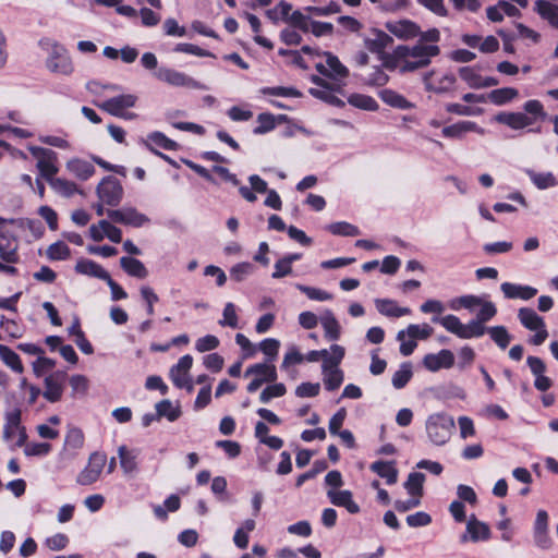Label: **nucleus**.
<instances>
[{"instance_id":"1","label":"nucleus","mask_w":558,"mask_h":558,"mask_svg":"<svg viewBox=\"0 0 558 558\" xmlns=\"http://www.w3.org/2000/svg\"><path fill=\"white\" fill-rule=\"evenodd\" d=\"M524 112H499L493 120L497 123L509 126L512 130H522L533 125L536 121H544L547 113L542 101L531 99L523 105Z\"/></svg>"},{"instance_id":"2","label":"nucleus","mask_w":558,"mask_h":558,"mask_svg":"<svg viewBox=\"0 0 558 558\" xmlns=\"http://www.w3.org/2000/svg\"><path fill=\"white\" fill-rule=\"evenodd\" d=\"M454 429L453 417L447 413H435L426 421V432L433 444L445 445Z\"/></svg>"},{"instance_id":"3","label":"nucleus","mask_w":558,"mask_h":558,"mask_svg":"<svg viewBox=\"0 0 558 558\" xmlns=\"http://www.w3.org/2000/svg\"><path fill=\"white\" fill-rule=\"evenodd\" d=\"M136 101L137 97L135 95L122 94L105 100L98 107L113 117L132 120L137 117L136 113L126 112L125 110L134 107Z\"/></svg>"},{"instance_id":"4","label":"nucleus","mask_w":558,"mask_h":558,"mask_svg":"<svg viewBox=\"0 0 558 558\" xmlns=\"http://www.w3.org/2000/svg\"><path fill=\"white\" fill-rule=\"evenodd\" d=\"M408 52L414 61L408 60L404 63L403 69L413 71L420 68H425L430 63V58L436 57L440 53V49L436 45H422L421 43L413 46L411 49L408 47H399Z\"/></svg>"},{"instance_id":"5","label":"nucleus","mask_w":558,"mask_h":558,"mask_svg":"<svg viewBox=\"0 0 558 558\" xmlns=\"http://www.w3.org/2000/svg\"><path fill=\"white\" fill-rule=\"evenodd\" d=\"M106 453L99 451L93 452L89 456L87 465L78 473L76 483L82 486H88L97 482L106 465Z\"/></svg>"},{"instance_id":"6","label":"nucleus","mask_w":558,"mask_h":558,"mask_svg":"<svg viewBox=\"0 0 558 558\" xmlns=\"http://www.w3.org/2000/svg\"><path fill=\"white\" fill-rule=\"evenodd\" d=\"M46 66L52 73L70 75L74 68L68 50L59 44H53L49 57L46 60Z\"/></svg>"},{"instance_id":"7","label":"nucleus","mask_w":558,"mask_h":558,"mask_svg":"<svg viewBox=\"0 0 558 558\" xmlns=\"http://www.w3.org/2000/svg\"><path fill=\"white\" fill-rule=\"evenodd\" d=\"M156 77L174 87H186L191 89H205V85L186 75L183 72L170 68H159L156 72Z\"/></svg>"},{"instance_id":"8","label":"nucleus","mask_w":558,"mask_h":558,"mask_svg":"<svg viewBox=\"0 0 558 558\" xmlns=\"http://www.w3.org/2000/svg\"><path fill=\"white\" fill-rule=\"evenodd\" d=\"M100 201L109 206H118L123 196V187L120 181L113 177H105L97 186Z\"/></svg>"},{"instance_id":"9","label":"nucleus","mask_w":558,"mask_h":558,"mask_svg":"<svg viewBox=\"0 0 558 558\" xmlns=\"http://www.w3.org/2000/svg\"><path fill=\"white\" fill-rule=\"evenodd\" d=\"M107 216L116 223L131 226L134 228H141L150 221L146 215L137 211V209L133 207L109 209L107 210Z\"/></svg>"},{"instance_id":"10","label":"nucleus","mask_w":558,"mask_h":558,"mask_svg":"<svg viewBox=\"0 0 558 558\" xmlns=\"http://www.w3.org/2000/svg\"><path fill=\"white\" fill-rule=\"evenodd\" d=\"M0 257L7 264L20 262L17 238L4 227L0 228Z\"/></svg>"},{"instance_id":"11","label":"nucleus","mask_w":558,"mask_h":558,"mask_svg":"<svg viewBox=\"0 0 558 558\" xmlns=\"http://www.w3.org/2000/svg\"><path fill=\"white\" fill-rule=\"evenodd\" d=\"M65 377L64 372H54L45 377L43 396L47 401L56 403L61 400Z\"/></svg>"},{"instance_id":"12","label":"nucleus","mask_w":558,"mask_h":558,"mask_svg":"<svg viewBox=\"0 0 558 558\" xmlns=\"http://www.w3.org/2000/svg\"><path fill=\"white\" fill-rule=\"evenodd\" d=\"M40 157L37 161V169L40 175L50 184L58 173L59 169L56 166L57 153L47 148H37Z\"/></svg>"},{"instance_id":"13","label":"nucleus","mask_w":558,"mask_h":558,"mask_svg":"<svg viewBox=\"0 0 558 558\" xmlns=\"http://www.w3.org/2000/svg\"><path fill=\"white\" fill-rule=\"evenodd\" d=\"M492 536L488 524L482 522L472 514L466 523V532L461 535L460 542L466 543L469 539L476 543L480 541H488Z\"/></svg>"},{"instance_id":"14","label":"nucleus","mask_w":558,"mask_h":558,"mask_svg":"<svg viewBox=\"0 0 558 558\" xmlns=\"http://www.w3.org/2000/svg\"><path fill=\"white\" fill-rule=\"evenodd\" d=\"M423 365L430 372L441 368H451L454 365V355L450 350L442 349L438 353H428L423 359Z\"/></svg>"},{"instance_id":"15","label":"nucleus","mask_w":558,"mask_h":558,"mask_svg":"<svg viewBox=\"0 0 558 558\" xmlns=\"http://www.w3.org/2000/svg\"><path fill=\"white\" fill-rule=\"evenodd\" d=\"M385 26L392 35L403 40L413 39L421 34L420 26L410 20L387 22Z\"/></svg>"},{"instance_id":"16","label":"nucleus","mask_w":558,"mask_h":558,"mask_svg":"<svg viewBox=\"0 0 558 558\" xmlns=\"http://www.w3.org/2000/svg\"><path fill=\"white\" fill-rule=\"evenodd\" d=\"M469 132H475L481 135L485 134V130L478 126L474 121H459L454 124L445 126L441 134L447 138H462L464 134Z\"/></svg>"},{"instance_id":"17","label":"nucleus","mask_w":558,"mask_h":558,"mask_svg":"<svg viewBox=\"0 0 558 558\" xmlns=\"http://www.w3.org/2000/svg\"><path fill=\"white\" fill-rule=\"evenodd\" d=\"M393 43L390 35L378 28L371 29V36L364 39V45L372 53H381Z\"/></svg>"},{"instance_id":"18","label":"nucleus","mask_w":558,"mask_h":558,"mask_svg":"<svg viewBox=\"0 0 558 558\" xmlns=\"http://www.w3.org/2000/svg\"><path fill=\"white\" fill-rule=\"evenodd\" d=\"M504 296L509 300L521 299L531 300L537 294V289L531 286H521L512 282H504L500 286Z\"/></svg>"},{"instance_id":"19","label":"nucleus","mask_w":558,"mask_h":558,"mask_svg":"<svg viewBox=\"0 0 558 558\" xmlns=\"http://www.w3.org/2000/svg\"><path fill=\"white\" fill-rule=\"evenodd\" d=\"M327 496L331 504L337 507H343L351 514L360 512V506L353 500L352 493L350 490H328Z\"/></svg>"},{"instance_id":"20","label":"nucleus","mask_w":558,"mask_h":558,"mask_svg":"<svg viewBox=\"0 0 558 558\" xmlns=\"http://www.w3.org/2000/svg\"><path fill=\"white\" fill-rule=\"evenodd\" d=\"M372 472L376 473L379 477L385 478L388 485H393L398 481V469L396 461L378 460L369 465Z\"/></svg>"},{"instance_id":"21","label":"nucleus","mask_w":558,"mask_h":558,"mask_svg":"<svg viewBox=\"0 0 558 558\" xmlns=\"http://www.w3.org/2000/svg\"><path fill=\"white\" fill-rule=\"evenodd\" d=\"M75 271L77 274L97 278L104 281L106 278H109L110 275L98 263L87 258H81L77 260L75 265Z\"/></svg>"},{"instance_id":"22","label":"nucleus","mask_w":558,"mask_h":558,"mask_svg":"<svg viewBox=\"0 0 558 558\" xmlns=\"http://www.w3.org/2000/svg\"><path fill=\"white\" fill-rule=\"evenodd\" d=\"M255 375L264 383H275L278 378L276 366L269 363H256L251 365L245 371V376Z\"/></svg>"},{"instance_id":"23","label":"nucleus","mask_w":558,"mask_h":558,"mask_svg":"<svg viewBox=\"0 0 558 558\" xmlns=\"http://www.w3.org/2000/svg\"><path fill=\"white\" fill-rule=\"evenodd\" d=\"M534 11L548 24L558 29V5L546 0H537L534 4Z\"/></svg>"},{"instance_id":"24","label":"nucleus","mask_w":558,"mask_h":558,"mask_svg":"<svg viewBox=\"0 0 558 558\" xmlns=\"http://www.w3.org/2000/svg\"><path fill=\"white\" fill-rule=\"evenodd\" d=\"M375 304L377 311L387 317L399 318L411 314L409 307H400L396 301L390 299H377Z\"/></svg>"},{"instance_id":"25","label":"nucleus","mask_w":558,"mask_h":558,"mask_svg":"<svg viewBox=\"0 0 558 558\" xmlns=\"http://www.w3.org/2000/svg\"><path fill=\"white\" fill-rule=\"evenodd\" d=\"M66 169L80 180H88L95 173L92 162L80 158H73L66 162Z\"/></svg>"},{"instance_id":"26","label":"nucleus","mask_w":558,"mask_h":558,"mask_svg":"<svg viewBox=\"0 0 558 558\" xmlns=\"http://www.w3.org/2000/svg\"><path fill=\"white\" fill-rule=\"evenodd\" d=\"M120 266L131 277L145 279L148 276L147 268L137 258L131 256H122L120 258Z\"/></svg>"},{"instance_id":"27","label":"nucleus","mask_w":558,"mask_h":558,"mask_svg":"<svg viewBox=\"0 0 558 558\" xmlns=\"http://www.w3.org/2000/svg\"><path fill=\"white\" fill-rule=\"evenodd\" d=\"M345 350L343 347L339 344H332L330 347V352L327 350V356L322 357V373L339 368V365L342 362Z\"/></svg>"},{"instance_id":"28","label":"nucleus","mask_w":558,"mask_h":558,"mask_svg":"<svg viewBox=\"0 0 558 558\" xmlns=\"http://www.w3.org/2000/svg\"><path fill=\"white\" fill-rule=\"evenodd\" d=\"M518 318L523 327L529 330H536L545 327V322L533 308L522 307L518 312Z\"/></svg>"},{"instance_id":"29","label":"nucleus","mask_w":558,"mask_h":558,"mask_svg":"<svg viewBox=\"0 0 558 558\" xmlns=\"http://www.w3.org/2000/svg\"><path fill=\"white\" fill-rule=\"evenodd\" d=\"M379 98L388 106L397 109H411L413 105L401 94L392 89H383L379 92Z\"/></svg>"},{"instance_id":"30","label":"nucleus","mask_w":558,"mask_h":558,"mask_svg":"<svg viewBox=\"0 0 558 558\" xmlns=\"http://www.w3.org/2000/svg\"><path fill=\"white\" fill-rule=\"evenodd\" d=\"M525 173L533 182V184L539 190H545L558 185V180L551 172H536L534 170L526 169Z\"/></svg>"},{"instance_id":"31","label":"nucleus","mask_w":558,"mask_h":558,"mask_svg":"<svg viewBox=\"0 0 558 558\" xmlns=\"http://www.w3.org/2000/svg\"><path fill=\"white\" fill-rule=\"evenodd\" d=\"M0 360L14 373L22 374L24 372L21 357L8 345L0 344Z\"/></svg>"},{"instance_id":"32","label":"nucleus","mask_w":558,"mask_h":558,"mask_svg":"<svg viewBox=\"0 0 558 558\" xmlns=\"http://www.w3.org/2000/svg\"><path fill=\"white\" fill-rule=\"evenodd\" d=\"M518 95V89L513 87H502L492 90L486 98L496 106H502L513 100Z\"/></svg>"},{"instance_id":"33","label":"nucleus","mask_w":558,"mask_h":558,"mask_svg":"<svg viewBox=\"0 0 558 558\" xmlns=\"http://www.w3.org/2000/svg\"><path fill=\"white\" fill-rule=\"evenodd\" d=\"M118 454L121 469L125 474H131L137 470V454L129 450L126 446H120Z\"/></svg>"},{"instance_id":"34","label":"nucleus","mask_w":558,"mask_h":558,"mask_svg":"<svg viewBox=\"0 0 558 558\" xmlns=\"http://www.w3.org/2000/svg\"><path fill=\"white\" fill-rule=\"evenodd\" d=\"M425 481V474L421 472H412L409 474L404 487L412 497L421 499L423 496V484Z\"/></svg>"},{"instance_id":"35","label":"nucleus","mask_w":558,"mask_h":558,"mask_svg":"<svg viewBox=\"0 0 558 558\" xmlns=\"http://www.w3.org/2000/svg\"><path fill=\"white\" fill-rule=\"evenodd\" d=\"M348 102L359 109L367 111H376L378 109L377 101L368 95L364 94H352L348 98Z\"/></svg>"},{"instance_id":"36","label":"nucleus","mask_w":558,"mask_h":558,"mask_svg":"<svg viewBox=\"0 0 558 558\" xmlns=\"http://www.w3.org/2000/svg\"><path fill=\"white\" fill-rule=\"evenodd\" d=\"M46 254L50 260H65L70 257L71 250L64 242L57 241L48 246Z\"/></svg>"},{"instance_id":"37","label":"nucleus","mask_w":558,"mask_h":558,"mask_svg":"<svg viewBox=\"0 0 558 558\" xmlns=\"http://www.w3.org/2000/svg\"><path fill=\"white\" fill-rule=\"evenodd\" d=\"M492 340L501 349L508 348L511 336L505 326H494L487 329Z\"/></svg>"},{"instance_id":"38","label":"nucleus","mask_w":558,"mask_h":558,"mask_svg":"<svg viewBox=\"0 0 558 558\" xmlns=\"http://www.w3.org/2000/svg\"><path fill=\"white\" fill-rule=\"evenodd\" d=\"M327 230L335 235L341 236H357L361 233L360 229L356 226L351 225L347 221L330 223L327 227Z\"/></svg>"},{"instance_id":"39","label":"nucleus","mask_w":558,"mask_h":558,"mask_svg":"<svg viewBox=\"0 0 558 558\" xmlns=\"http://www.w3.org/2000/svg\"><path fill=\"white\" fill-rule=\"evenodd\" d=\"M325 389L328 391L337 390L344 380V374L342 369H331L323 373Z\"/></svg>"},{"instance_id":"40","label":"nucleus","mask_w":558,"mask_h":558,"mask_svg":"<svg viewBox=\"0 0 558 558\" xmlns=\"http://www.w3.org/2000/svg\"><path fill=\"white\" fill-rule=\"evenodd\" d=\"M50 186L58 194L65 197H71L72 195L78 192L77 185L74 182L61 178L54 179L50 183Z\"/></svg>"},{"instance_id":"41","label":"nucleus","mask_w":558,"mask_h":558,"mask_svg":"<svg viewBox=\"0 0 558 558\" xmlns=\"http://www.w3.org/2000/svg\"><path fill=\"white\" fill-rule=\"evenodd\" d=\"M486 331L484 324L480 320L472 319L466 325L463 324L462 330L460 333L461 339H471L482 337Z\"/></svg>"},{"instance_id":"42","label":"nucleus","mask_w":558,"mask_h":558,"mask_svg":"<svg viewBox=\"0 0 558 558\" xmlns=\"http://www.w3.org/2000/svg\"><path fill=\"white\" fill-rule=\"evenodd\" d=\"M157 417H167L170 422H174L179 418L181 411L178 408H173L170 400L165 399L156 404Z\"/></svg>"},{"instance_id":"43","label":"nucleus","mask_w":558,"mask_h":558,"mask_svg":"<svg viewBox=\"0 0 558 558\" xmlns=\"http://www.w3.org/2000/svg\"><path fill=\"white\" fill-rule=\"evenodd\" d=\"M287 393V388L282 383H274L267 386L259 395L262 403H268L274 398L283 397Z\"/></svg>"},{"instance_id":"44","label":"nucleus","mask_w":558,"mask_h":558,"mask_svg":"<svg viewBox=\"0 0 558 558\" xmlns=\"http://www.w3.org/2000/svg\"><path fill=\"white\" fill-rule=\"evenodd\" d=\"M413 376L411 365L409 363H403L393 376H392V386L396 389L404 388L408 383L411 380Z\"/></svg>"},{"instance_id":"45","label":"nucleus","mask_w":558,"mask_h":558,"mask_svg":"<svg viewBox=\"0 0 558 558\" xmlns=\"http://www.w3.org/2000/svg\"><path fill=\"white\" fill-rule=\"evenodd\" d=\"M322 325L325 330V338L329 341L338 340L340 337V325L336 317L330 314L322 320Z\"/></svg>"},{"instance_id":"46","label":"nucleus","mask_w":558,"mask_h":558,"mask_svg":"<svg viewBox=\"0 0 558 558\" xmlns=\"http://www.w3.org/2000/svg\"><path fill=\"white\" fill-rule=\"evenodd\" d=\"M255 266L250 262L238 263L230 269V277L236 282L243 281L247 276L252 275Z\"/></svg>"},{"instance_id":"47","label":"nucleus","mask_w":558,"mask_h":558,"mask_svg":"<svg viewBox=\"0 0 558 558\" xmlns=\"http://www.w3.org/2000/svg\"><path fill=\"white\" fill-rule=\"evenodd\" d=\"M263 95L279 96V97H302V93L294 87L275 86L260 88Z\"/></svg>"},{"instance_id":"48","label":"nucleus","mask_w":558,"mask_h":558,"mask_svg":"<svg viewBox=\"0 0 558 558\" xmlns=\"http://www.w3.org/2000/svg\"><path fill=\"white\" fill-rule=\"evenodd\" d=\"M148 141L162 148V149H166V150H177L179 148V145L177 142H174L173 140L167 137L163 133L161 132H153L148 135Z\"/></svg>"},{"instance_id":"49","label":"nucleus","mask_w":558,"mask_h":558,"mask_svg":"<svg viewBox=\"0 0 558 558\" xmlns=\"http://www.w3.org/2000/svg\"><path fill=\"white\" fill-rule=\"evenodd\" d=\"M32 366L34 375L39 378L54 368L56 361L41 354L32 363Z\"/></svg>"},{"instance_id":"50","label":"nucleus","mask_w":558,"mask_h":558,"mask_svg":"<svg viewBox=\"0 0 558 558\" xmlns=\"http://www.w3.org/2000/svg\"><path fill=\"white\" fill-rule=\"evenodd\" d=\"M85 436L81 428L72 427L68 430L64 439V446L71 449H80L84 446Z\"/></svg>"},{"instance_id":"51","label":"nucleus","mask_w":558,"mask_h":558,"mask_svg":"<svg viewBox=\"0 0 558 558\" xmlns=\"http://www.w3.org/2000/svg\"><path fill=\"white\" fill-rule=\"evenodd\" d=\"M258 125L254 129L255 134H265L276 128L275 116L269 112L259 113L257 116Z\"/></svg>"},{"instance_id":"52","label":"nucleus","mask_w":558,"mask_h":558,"mask_svg":"<svg viewBox=\"0 0 558 558\" xmlns=\"http://www.w3.org/2000/svg\"><path fill=\"white\" fill-rule=\"evenodd\" d=\"M459 76L471 88H481L482 75L478 74L471 66H462L459 69Z\"/></svg>"},{"instance_id":"53","label":"nucleus","mask_w":558,"mask_h":558,"mask_svg":"<svg viewBox=\"0 0 558 558\" xmlns=\"http://www.w3.org/2000/svg\"><path fill=\"white\" fill-rule=\"evenodd\" d=\"M308 92L313 97H315L317 99H322L331 106L339 107V108H342L345 106V102L341 98H339L338 96L332 94L331 92L322 90V89H317V88H310Z\"/></svg>"},{"instance_id":"54","label":"nucleus","mask_w":558,"mask_h":558,"mask_svg":"<svg viewBox=\"0 0 558 558\" xmlns=\"http://www.w3.org/2000/svg\"><path fill=\"white\" fill-rule=\"evenodd\" d=\"M310 22L311 17L304 15L301 11L296 10L291 13L288 19V23L296 29L302 31L303 33L310 32Z\"/></svg>"},{"instance_id":"55","label":"nucleus","mask_w":558,"mask_h":558,"mask_svg":"<svg viewBox=\"0 0 558 558\" xmlns=\"http://www.w3.org/2000/svg\"><path fill=\"white\" fill-rule=\"evenodd\" d=\"M280 348V342L274 338H266L259 342V350L268 357V362H271L277 357Z\"/></svg>"},{"instance_id":"56","label":"nucleus","mask_w":558,"mask_h":558,"mask_svg":"<svg viewBox=\"0 0 558 558\" xmlns=\"http://www.w3.org/2000/svg\"><path fill=\"white\" fill-rule=\"evenodd\" d=\"M480 304H482L481 298H478L476 295L469 294V295H462V296L454 299L451 302L450 306L452 310H459L460 307L472 310L473 307L478 306Z\"/></svg>"},{"instance_id":"57","label":"nucleus","mask_w":558,"mask_h":558,"mask_svg":"<svg viewBox=\"0 0 558 558\" xmlns=\"http://www.w3.org/2000/svg\"><path fill=\"white\" fill-rule=\"evenodd\" d=\"M389 76L385 73L383 66H374L372 73L365 80L368 86H384L388 83Z\"/></svg>"},{"instance_id":"58","label":"nucleus","mask_w":558,"mask_h":558,"mask_svg":"<svg viewBox=\"0 0 558 558\" xmlns=\"http://www.w3.org/2000/svg\"><path fill=\"white\" fill-rule=\"evenodd\" d=\"M326 63L330 70L339 77H348L349 70L340 62L339 58L331 52H326Z\"/></svg>"},{"instance_id":"59","label":"nucleus","mask_w":558,"mask_h":558,"mask_svg":"<svg viewBox=\"0 0 558 558\" xmlns=\"http://www.w3.org/2000/svg\"><path fill=\"white\" fill-rule=\"evenodd\" d=\"M142 299L146 303V313L151 316L155 314L154 305L159 301L158 295L155 293L153 288L143 286L140 290Z\"/></svg>"},{"instance_id":"60","label":"nucleus","mask_w":558,"mask_h":558,"mask_svg":"<svg viewBox=\"0 0 558 558\" xmlns=\"http://www.w3.org/2000/svg\"><path fill=\"white\" fill-rule=\"evenodd\" d=\"M296 287L301 292L306 294V296L311 300L329 301L332 299V295L325 290L313 288V287H307V286H303V284H298Z\"/></svg>"},{"instance_id":"61","label":"nucleus","mask_w":558,"mask_h":558,"mask_svg":"<svg viewBox=\"0 0 558 558\" xmlns=\"http://www.w3.org/2000/svg\"><path fill=\"white\" fill-rule=\"evenodd\" d=\"M433 331V328L427 324H424L422 327L418 325L411 324L407 328L408 336L414 340L427 339L432 336Z\"/></svg>"},{"instance_id":"62","label":"nucleus","mask_w":558,"mask_h":558,"mask_svg":"<svg viewBox=\"0 0 558 558\" xmlns=\"http://www.w3.org/2000/svg\"><path fill=\"white\" fill-rule=\"evenodd\" d=\"M319 383H302L295 389V395L299 398H314L319 395Z\"/></svg>"},{"instance_id":"63","label":"nucleus","mask_w":558,"mask_h":558,"mask_svg":"<svg viewBox=\"0 0 558 558\" xmlns=\"http://www.w3.org/2000/svg\"><path fill=\"white\" fill-rule=\"evenodd\" d=\"M478 313L476 314V319L480 320L482 324H485L486 322L494 318L497 314V308L493 302L489 301H482V304Z\"/></svg>"},{"instance_id":"64","label":"nucleus","mask_w":558,"mask_h":558,"mask_svg":"<svg viewBox=\"0 0 558 558\" xmlns=\"http://www.w3.org/2000/svg\"><path fill=\"white\" fill-rule=\"evenodd\" d=\"M310 32L316 37L328 36L333 33V25L329 22L311 20Z\"/></svg>"}]
</instances>
